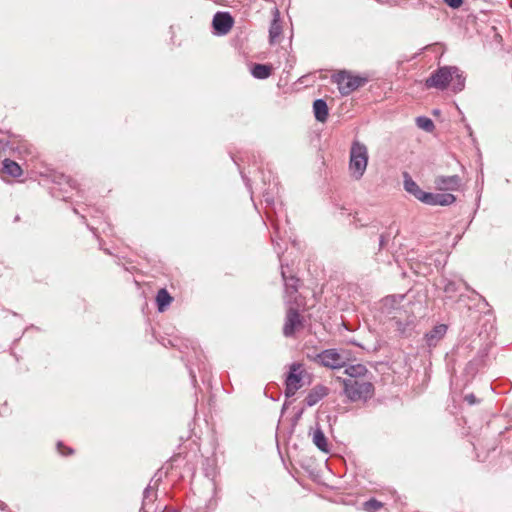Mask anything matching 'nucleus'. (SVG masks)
I'll return each instance as SVG.
<instances>
[{
	"mask_svg": "<svg viewBox=\"0 0 512 512\" xmlns=\"http://www.w3.org/2000/svg\"><path fill=\"white\" fill-rule=\"evenodd\" d=\"M57 449L58 452L62 455H68L72 453V450L70 448L64 447V445L61 442L57 444Z\"/></svg>",
	"mask_w": 512,
	"mask_h": 512,
	"instance_id": "29",
	"label": "nucleus"
},
{
	"mask_svg": "<svg viewBox=\"0 0 512 512\" xmlns=\"http://www.w3.org/2000/svg\"><path fill=\"white\" fill-rule=\"evenodd\" d=\"M274 229H275V232L272 235V242L275 244V251H276L277 255L280 257L282 254V250H281V247H279V244L276 243V239L278 237V227L274 226Z\"/></svg>",
	"mask_w": 512,
	"mask_h": 512,
	"instance_id": "27",
	"label": "nucleus"
},
{
	"mask_svg": "<svg viewBox=\"0 0 512 512\" xmlns=\"http://www.w3.org/2000/svg\"><path fill=\"white\" fill-rule=\"evenodd\" d=\"M427 88L444 90L448 87L457 93L465 87V77L456 66H443L434 71L425 81Z\"/></svg>",
	"mask_w": 512,
	"mask_h": 512,
	"instance_id": "1",
	"label": "nucleus"
},
{
	"mask_svg": "<svg viewBox=\"0 0 512 512\" xmlns=\"http://www.w3.org/2000/svg\"><path fill=\"white\" fill-rule=\"evenodd\" d=\"M304 327V321L299 312L289 307L286 313L283 334L285 337H292Z\"/></svg>",
	"mask_w": 512,
	"mask_h": 512,
	"instance_id": "6",
	"label": "nucleus"
},
{
	"mask_svg": "<svg viewBox=\"0 0 512 512\" xmlns=\"http://www.w3.org/2000/svg\"><path fill=\"white\" fill-rule=\"evenodd\" d=\"M429 198L425 199V204L428 205H441L446 206L452 204L456 198L453 194L450 193H427Z\"/></svg>",
	"mask_w": 512,
	"mask_h": 512,
	"instance_id": "11",
	"label": "nucleus"
},
{
	"mask_svg": "<svg viewBox=\"0 0 512 512\" xmlns=\"http://www.w3.org/2000/svg\"><path fill=\"white\" fill-rule=\"evenodd\" d=\"M265 202H267V204H270V201L268 198H265Z\"/></svg>",
	"mask_w": 512,
	"mask_h": 512,
	"instance_id": "32",
	"label": "nucleus"
},
{
	"mask_svg": "<svg viewBox=\"0 0 512 512\" xmlns=\"http://www.w3.org/2000/svg\"><path fill=\"white\" fill-rule=\"evenodd\" d=\"M382 507V503L376 499H370L364 503V509L367 512H376Z\"/></svg>",
	"mask_w": 512,
	"mask_h": 512,
	"instance_id": "25",
	"label": "nucleus"
},
{
	"mask_svg": "<svg viewBox=\"0 0 512 512\" xmlns=\"http://www.w3.org/2000/svg\"><path fill=\"white\" fill-rule=\"evenodd\" d=\"M367 369L362 364H355L346 367L345 373L350 376V379H360L361 376L365 375Z\"/></svg>",
	"mask_w": 512,
	"mask_h": 512,
	"instance_id": "22",
	"label": "nucleus"
},
{
	"mask_svg": "<svg viewBox=\"0 0 512 512\" xmlns=\"http://www.w3.org/2000/svg\"><path fill=\"white\" fill-rule=\"evenodd\" d=\"M465 401L468 402V404L473 405L477 403V399L474 394H468L465 396Z\"/></svg>",
	"mask_w": 512,
	"mask_h": 512,
	"instance_id": "30",
	"label": "nucleus"
},
{
	"mask_svg": "<svg viewBox=\"0 0 512 512\" xmlns=\"http://www.w3.org/2000/svg\"><path fill=\"white\" fill-rule=\"evenodd\" d=\"M54 182L60 186V189H63L65 193L68 192L66 188H63L62 186H67L71 190L77 189V183L75 180L71 179L69 176H66L64 174H60L55 176Z\"/></svg>",
	"mask_w": 512,
	"mask_h": 512,
	"instance_id": "21",
	"label": "nucleus"
},
{
	"mask_svg": "<svg viewBox=\"0 0 512 512\" xmlns=\"http://www.w3.org/2000/svg\"><path fill=\"white\" fill-rule=\"evenodd\" d=\"M384 245V236H381L380 238V246H383Z\"/></svg>",
	"mask_w": 512,
	"mask_h": 512,
	"instance_id": "31",
	"label": "nucleus"
},
{
	"mask_svg": "<svg viewBox=\"0 0 512 512\" xmlns=\"http://www.w3.org/2000/svg\"><path fill=\"white\" fill-rule=\"evenodd\" d=\"M3 171L14 178L19 177L22 174V169L19 164L10 159H5L3 161Z\"/></svg>",
	"mask_w": 512,
	"mask_h": 512,
	"instance_id": "19",
	"label": "nucleus"
},
{
	"mask_svg": "<svg viewBox=\"0 0 512 512\" xmlns=\"http://www.w3.org/2000/svg\"><path fill=\"white\" fill-rule=\"evenodd\" d=\"M155 493L153 491V489L148 486L145 490H144V499H143V504H142V508L140 510V512H147L146 511V506L148 504V500L150 499V497H154Z\"/></svg>",
	"mask_w": 512,
	"mask_h": 512,
	"instance_id": "26",
	"label": "nucleus"
},
{
	"mask_svg": "<svg viewBox=\"0 0 512 512\" xmlns=\"http://www.w3.org/2000/svg\"><path fill=\"white\" fill-rule=\"evenodd\" d=\"M417 126L427 132H431L434 128V123L430 118L418 117L416 119Z\"/></svg>",
	"mask_w": 512,
	"mask_h": 512,
	"instance_id": "24",
	"label": "nucleus"
},
{
	"mask_svg": "<svg viewBox=\"0 0 512 512\" xmlns=\"http://www.w3.org/2000/svg\"><path fill=\"white\" fill-rule=\"evenodd\" d=\"M282 34V26L279 20V11L275 9L274 17L270 25L269 29V41L271 44L276 43L279 40L280 35Z\"/></svg>",
	"mask_w": 512,
	"mask_h": 512,
	"instance_id": "16",
	"label": "nucleus"
},
{
	"mask_svg": "<svg viewBox=\"0 0 512 512\" xmlns=\"http://www.w3.org/2000/svg\"><path fill=\"white\" fill-rule=\"evenodd\" d=\"M334 82L338 86L341 95H349L363 84V79L351 73L342 71L334 76Z\"/></svg>",
	"mask_w": 512,
	"mask_h": 512,
	"instance_id": "4",
	"label": "nucleus"
},
{
	"mask_svg": "<svg viewBox=\"0 0 512 512\" xmlns=\"http://www.w3.org/2000/svg\"><path fill=\"white\" fill-rule=\"evenodd\" d=\"M304 370L298 363H293L290 366V372L286 378L285 394L287 397L293 396L297 390L303 386Z\"/></svg>",
	"mask_w": 512,
	"mask_h": 512,
	"instance_id": "5",
	"label": "nucleus"
},
{
	"mask_svg": "<svg viewBox=\"0 0 512 512\" xmlns=\"http://www.w3.org/2000/svg\"><path fill=\"white\" fill-rule=\"evenodd\" d=\"M447 326L444 324L435 326L425 335L426 344L429 347H435L440 339L445 335Z\"/></svg>",
	"mask_w": 512,
	"mask_h": 512,
	"instance_id": "15",
	"label": "nucleus"
},
{
	"mask_svg": "<svg viewBox=\"0 0 512 512\" xmlns=\"http://www.w3.org/2000/svg\"><path fill=\"white\" fill-rule=\"evenodd\" d=\"M404 177V189L412 194L415 198H417L422 203L425 202V199L429 198L430 196H427L428 192L423 191L419 185L410 177L408 173L403 174Z\"/></svg>",
	"mask_w": 512,
	"mask_h": 512,
	"instance_id": "9",
	"label": "nucleus"
},
{
	"mask_svg": "<svg viewBox=\"0 0 512 512\" xmlns=\"http://www.w3.org/2000/svg\"><path fill=\"white\" fill-rule=\"evenodd\" d=\"M312 442L314 445L324 453H329V443L322 429L317 425L311 432Z\"/></svg>",
	"mask_w": 512,
	"mask_h": 512,
	"instance_id": "14",
	"label": "nucleus"
},
{
	"mask_svg": "<svg viewBox=\"0 0 512 512\" xmlns=\"http://www.w3.org/2000/svg\"><path fill=\"white\" fill-rule=\"evenodd\" d=\"M319 362L325 366L332 369L340 368L345 365L346 357L335 349H327L318 354L317 356Z\"/></svg>",
	"mask_w": 512,
	"mask_h": 512,
	"instance_id": "7",
	"label": "nucleus"
},
{
	"mask_svg": "<svg viewBox=\"0 0 512 512\" xmlns=\"http://www.w3.org/2000/svg\"><path fill=\"white\" fill-rule=\"evenodd\" d=\"M212 24L217 34L226 35L233 27L234 20L228 12H217Z\"/></svg>",
	"mask_w": 512,
	"mask_h": 512,
	"instance_id": "8",
	"label": "nucleus"
},
{
	"mask_svg": "<svg viewBox=\"0 0 512 512\" xmlns=\"http://www.w3.org/2000/svg\"><path fill=\"white\" fill-rule=\"evenodd\" d=\"M461 179L457 175L438 176L434 183L439 190L455 191L460 186Z\"/></svg>",
	"mask_w": 512,
	"mask_h": 512,
	"instance_id": "10",
	"label": "nucleus"
},
{
	"mask_svg": "<svg viewBox=\"0 0 512 512\" xmlns=\"http://www.w3.org/2000/svg\"><path fill=\"white\" fill-rule=\"evenodd\" d=\"M344 392L351 401L366 400L373 394L372 383L363 379L344 380Z\"/></svg>",
	"mask_w": 512,
	"mask_h": 512,
	"instance_id": "3",
	"label": "nucleus"
},
{
	"mask_svg": "<svg viewBox=\"0 0 512 512\" xmlns=\"http://www.w3.org/2000/svg\"><path fill=\"white\" fill-rule=\"evenodd\" d=\"M368 149L365 144L355 140L350 148L349 172L353 178L359 180L365 173L368 165Z\"/></svg>",
	"mask_w": 512,
	"mask_h": 512,
	"instance_id": "2",
	"label": "nucleus"
},
{
	"mask_svg": "<svg viewBox=\"0 0 512 512\" xmlns=\"http://www.w3.org/2000/svg\"><path fill=\"white\" fill-rule=\"evenodd\" d=\"M272 68L265 64H255L251 70L252 75L257 79H266L271 75Z\"/></svg>",
	"mask_w": 512,
	"mask_h": 512,
	"instance_id": "20",
	"label": "nucleus"
},
{
	"mask_svg": "<svg viewBox=\"0 0 512 512\" xmlns=\"http://www.w3.org/2000/svg\"><path fill=\"white\" fill-rule=\"evenodd\" d=\"M313 112L317 121L324 123L328 118V106L323 99H317L313 103Z\"/></svg>",
	"mask_w": 512,
	"mask_h": 512,
	"instance_id": "17",
	"label": "nucleus"
},
{
	"mask_svg": "<svg viewBox=\"0 0 512 512\" xmlns=\"http://www.w3.org/2000/svg\"><path fill=\"white\" fill-rule=\"evenodd\" d=\"M172 299L166 289H160L156 296L158 310L163 312L170 305Z\"/></svg>",
	"mask_w": 512,
	"mask_h": 512,
	"instance_id": "18",
	"label": "nucleus"
},
{
	"mask_svg": "<svg viewBox=\"0 0 512 512\" xmlns=\"http://www.w3.org/2000/svg\"><path fill=\"white\" fill-rule=\"evenodd\" d=\"M446 5L453 9L459 8L463 4V0H443Z\"/></svg>",
	"mask_w": 512,
	"mask_h": 512,
	"instance_id": "28",
	"label": "nucleus"
},
{
	"mask_svg": "<svg viewBox=\"0 0 512 512\" xmlns=\"http://www.w3.org/2000/svg\"><path fill=\"white\" fill-rule=\"evenodd\" d=\"M328 388L323 385H316L313 387L305 398V402L308 406L312 407L316 405L328 394Z\"/></svg>",
	"mask_w": 512,
	"mask_h": 512,
	"instance_id": "13",
	"label": "nucleus"
},
{
	"mask_svg": "<svg viewBox=\"0 0 512 512\" xmlns=\"http://www.w3.org/2000/svg\"><path fill=\"white\" fill-rule=\"evenodd\" d=\"M440 287H442L444 293L448 298H453L456 293L460 290L461 286H465L467 288L466 283H464L462 280H450L447 278H441L438 284Z\"/></svg>",
	"mask_w": 512,
	"mask_h": 512,
	"instance_id": "12",
	"label": "nucleus"
},
{
	"mask_svg": "<svg viewBox=\"0 0 512 512\" xmlns=\"http://www.w3.org/2000/svg\"><path fill=\"white\" fill-rule=\"evenodd\" d=\"M281 275H282V278L285 282V288H286V292L290 295L294 294L297 292V282H298V279L291 276L289 278H287L286 276V272L284 270V268L282 267V270H281Z\"/></svg>",
	"mask_w": 512,
	"mask_h": 512,
	"instance_id": "23",
	"label": "nucleus"
}]
</instances>
